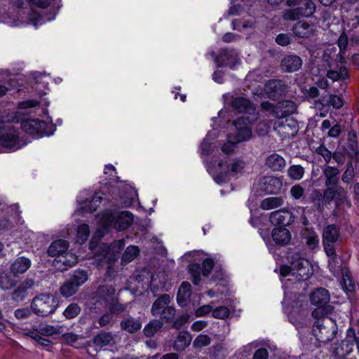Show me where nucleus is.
Segmentation results:
<instances>
[{"instance_id":"25","label":"nucleus","mask_w":359,"mask_h":359,"mask_svg":"<svg viewBox=\"0 0 359 359\" xmlns=\"http://www.w3.org/2000/svg\"><path fill=\"white\" fill-rule=\"evenodd\" d=\"M31 266V261L25 257H20L11 264L10 270L13 276L25 273Z\"/></svg>"},{"instance_id":"62","label":"nucleus","mask_w":359,"mask_h":359,"mask_svg":"<svg viewBox=\"0 0 359 359\" xmlns=\"http://www.w3.org/2000/svg\"><path fill=\"white\" fill-rule=\"evenodd\" d=\"M102 198L98 195L95 194L94 195L90 201H88V210L90 212H95L97 208L100 206V203H102Z\"/></svg>"},{"instance_id":"49","label":"nucleus","mask_w":359,"mask_h":359,"mask_svg":"<svg viewBox=\"0 0 359 359\" xmlns=\"http://www.w3.org/2000/svg\"><path fill=\"white\" fill-rule=\"evenodd\" d=\"M344 289L347 292H353L355 289V283L348 271L342 270Z\"/></svg>"},{"instance_id":"64","label":"nucleus","mask_w":359,"mask_h":359,"mask_svg":"<svg viewBox=\"0 0 359 359\" xmlns=\"http://www.w3.org/2000/svg\"><path fill=\"white\" fill-rule=\"evenodd\" d=\"M15 317L18 320L28 318L31 315V311L28 308L18 309L14 312Z\"/></svg>"},{"instance_id":"39","label":"nucleus","mask_w":359,"mask_h":359,"mask_svg":"<svg viewBox=\"0 0 359 359\" xmlns=\"http://www.w3.org/2000/svg\"><path fill=\"white\" fill-rule=\"evenodd\" d=\"M79 287L76 286L71 280L65 281L60 287V293L65 297H69L74 295Z\"/></svg>"},{"instance_id":"63","label":"nucleus","mask_w":359,"mask_h":359,"mask_svg":"<svg viewBox=\"0 0 359 359\" xmlns=\"http://www.w3.org/2000/svg\"><path fill=\"white\" fill-rule=\"evenodd\" d=\"M160 315L161 319H164L166 322L170 321L175 315V309L173 306L169 305Z\"/></svg>"},{"instance_id":"3","label":"nucleus","mask_w":359,"mask_h":359,"mask_svg":"<svg viewBox=\"0 0 359 359\" xmlns=\"http://www.w3.org/2000/svg\"><path fill=\"white\" fill-rule=\"evenodd\" d=\"M296 256L297 257L295 259L292 257L290 266L280 267V274L283 276L294 277L299 282L306 280L313 273L311 264L307 259L299 257L298 255ZM288 280H292V278Z\"/></svg>"},{"instance_id":"52","label":"nucleus","mask_w":359,"mask_h":359,"mask_svg":"<svg viewBox=\"0 0 359 359\" xmlns=\"http://www.w3.org/2000/svg\"><path fill=\"white\" fill-rule=\"evenodd\" d=\"M354 177V169L351 162H349L346 165V169L342 175V181L346 184H350Z\"/></svg>"},{"instance_id":"48","label":"nucleus","mask_w":359,"mask_h":359,"mask_svg":"<svg viewBox=\"0 0 359 359\" xmlns=\"http://www.w3.org/2000/svg\"><path fill=\"white\" fill-rule=\"evenodd\" d=\"M311 201L318 212H323L325 210V206L323 201V196L322 194L318 190H315L313 192Z\"/></svg>"},{"instance_id":"56","label":"nucleus","mask_w":359,"mask_h":359,"mask_svg":"<svg viewBox=\"0 0 359 359\" xmlns=\"http://www.w3.org/2000/svg\"><path fill=\"white\" fill-rule=\"evenodd\" d=\"M322 196L325 208L331 203V201L333 200L334 201V187H327V189L324 190Z\"/></svg>"},{"instance_id":"35","label":"nucleus","mask_w":359,"mask_h":359,"mask_svg":"<svg viewBox=\"0 0 359 359\" xmlns=\"http://www.w3.org/2000/svg\"><path fill=\"white\" fill-rule=\"evenodd\" d=\"M63 327L61 325H50L48 324H40L37 328V332L44 336L50 337L54 334L62 333Z\"/></svg>"},{"instance_id":"7","label":"nucleus","mask_w":359,"mask_h":359,"mask_svg":"<svg viewBox=\"0 0 359 359\" xmlns=\"http://www.w3.org/2000/svg\"><path fill=\"white\" fill-rule=\"evenodd\" d=\"M118 297L116 290L111 285H101L95 292L92 300L95 309H106Z\"/></svg>"},{"instance_id":"59","label":"nucleus","mask_w":359,"mask_h":359,"mask_svg":"<svg viewBox=\"0 0 359 359\" xmlns=\"http://www.w3.org/2000/svg\"><path fill=\"white\" fill-rule=\"evenodd\" d=\"M27 295V292L21 287L18 286L11 294V299L17 302L23 301Z\"/></svg>"},{"instance_id":"11","label":"nucleus","mask_w":359,"mask_h":359,"mask_svg":"<svg viewBox=\"0 0 359 359\" xmlns=\"http://www.w3.org/2000/svg\"><path fill=\"white\" fill-rule=\"evenodd\" d=\"M356 334L353 327H349L346 331V337L341 343L334 348L333 353L339 356L343 357L350 354L355 344Z\"/></svg>"},{"instance_id":"10","label":"nucleus","mask_w":359,"mask_h":359,"mask_svg":"<svg viewBox=\"0 0 359 359\" xmlns=\"http://www.w3.org/2000/svg\"><path fill=\"white\" fill-rule=\"evenodd\" d=\"M215 263L212 259L210 258L205 259L202 264V266L198 263H192L189 266V273L192 277V282L194 285H198L201 282V275L207 277L212 271Z\"/></svg>"},{"instance_id":"21","label":"nucleus","mask_w":359,"mask_h":359,"mask_svg":"<svg viewBox=\"0 0 359 359\" xmlns=\"http://www.w3.org/2000/svg\"><path fill=\"white\" fill-rule=\"evenodd\" d=\"M297 109L295 103L291 100H283L276 104V109L274 110V116L283 118L292 114Z\"/></svg>"},{"instance_id":"57","label":"nucleus","mask_w":359,"mask_h":359,"mask_svg":"<svg viewBox=\"0 0 359 359\" xmlns=\"http://www.w3.org/2000/svg\"><path fill=\"white\" fill-rule=\"evenodd\" d=\"M290 194L295 200H299L304 196V189L300 184H295L290 188Z\"/></svg>"},{"instance_id":"37","label":"nucleus","mask_w":359,"mask_h":359,"mask_svg":"<svg viewBox=\"0 0 359 359\" xmlns=\"http://www.w3.org/2000/svg\"><path fill=\"white\" fill-rule=\"evenodd\" d=\"M17 283L15 276L5 272H0V288L4 290L11 289Z\"/></svg>"},{"instance_id":"53","label":"nucleus","mask_w":359,"mask_h":359,"mask_svg":"<svg viewBox=\"0 0 359 359\" xmlns=\"http://www.w3.org/2000/svg\"><path fill=\"white\" fill-rule=\"evenodd\" d=\"M210 338L207 334H200L194 341L193 345L195 348H202L209 345Z\"/></svg>"},{"instance_id":"28","label":"nucleus","mask_w":359,"mask_h":359,"mask_svg":"<svg viewBox=\"0 0 359 359\" xmlns=\"http://www.w3.org/2000/svg\"><path fill=\"white\" fill-rule=\"evenodd\" d=\"M170 297L164 294L158 297L153 303L151 308V313L153 316L160 315L163 311L170 305Z\"/></svg>"},{"instance_id":"16","label":"nucleus","mask_w":359,"mask_h":359,"mask_svg":"<svg viewBox=\"0 0 359 359\" xmlns=\"http://www.w3.org/2000/svg\"><path fill=\"white\" fill-rule=\"evenodd\" d=\"M302 60L296 55H287L281 60L280 67L285 72L298 71L302 66Z\"/></svg>"},{"instance_id":"36","label":"nucleus","mask_w":359,"mask_h":359,"mask_svg":"<svg viewBox=\"0 0 359 359\" xmlns=\"http://www.w3.org/2000/svg\"><path fill=\"white\" fill-rule=\"evenodd\" d=\"M283 202L284 201L282 197H269L262 200L260 208L263 210H269L281 206Z\"/></svg>"},{"instance_id":"14","label":"nucleus","mask_w":359,"mask_h":359,"mask_svg":"<svg viewBox=\"0 0 359 359\" xmlns=\"http://www.w3.org/2000/svg\"><path fill=\"white\" fill-rule=\"evenodd\" d=\"M22 129L31 135L48 134L47 123L39 119H26L21 123Z\"/></svg>"},{"instance_id":"40","label":"nucleus","mask_w":359,"mask_h":359,"mask_svg":"<svg viewBox=\"0 0 359 359\" xmlns=\"http://www.w3.org/2000/svg\"><path fill=\"white\" fill-rule=\"evenodd\" d=\"M88 273L85 270H76L70 276L69 280L79 287L88 280Z\"/></svg>"},{"instance_id":"61","label":"nucleus","mask_w":359,"mask_h":359,"mask_svg":"<svg viewBox=\"0 0 359 359\" xmlns=\"http://www.w3.org/2000/svg\"><path fill=\"white\" fill-rule=\"evenodd\" d=\"M329 105L335 109H340L344 104V101L340 96L336 95H330L329 99L327 100Z\"/></svg>"},{"instance_id":"13","label":"nucleus","mask_w":359,"mask_h":359,"mask_svg":"<svg viewBox=\"0 0 359 359\" xmlns=\"http://www.w3.org/2000/svg\"><path fill=\"white\" fill-rule=\"evenodd\" d=\"M264 90L267 97L272 100H277L287 92V86L281 80L269 81L265 84Z\"/></svg>"},{"instance_id":"4","label":"nucleus","mask_w":359,"mask_h":359,"mask_svg":"<svg viewBox=\"0 0 359 359\" xmlns=\"http://www.w3.org/2000/svg\"><path fill=\"white\" fill-rule=\"evenodd\" d=\"M133 219V215L129 211L116 212L106 211L101 216L100 222L104 229L113 226L118 231H122L128 228L132 224Z\"/></svg>"},{"instance_id":"46","label":"nucleus","mask_w":359,"mask_h":359,"mask_svg":"<svg viewBox=\"0 0 359 359\" xmlns=\"http://www.w3.org/2000/svg\"><path fill=\"white\" fill-rule=\"evenodd\" d=\"M304 174V168L300 165H292L287 170L288 176L292 179L293 180H301Z\"/></svg>"},{"instance_id":"19","label":"nucleus","mask_w":359,"mask_h":359,"mask_svg":"<svg viewBox=\"0 0 359 359\" xmlns=\"http://www.w3.org/2000/svg\"><path fill=\"white\" fill-rule=\"evenodd\" d=\"M327 77L334 81H345L348 80L349 75L346 67L343 65H336L332 67L329 65V69L327 71Z\"/></svg>"},{"instance_id":"38","label":"nucleus","mask_w":359,"mask_h":359,"mask_svg":"<svg viewBox=\"0 0 359 359\" xmlns=\"http://www.w3.org/2000/svg\"><path fill=\"white\" fill-rule=\"evenodd\" d=\"M163 327V322L161 320H153L147 325L144 330V334L147 337H153Z\"/></svg>"},{"instance_id":"17","label":"nucleus","mask_w":359,"mask_h":359,"mask_svg":"<svg viewBox=\"0 0 359 359\" xmlns=\"http://www.w3.org/2000/svg\"><path fill=\"white\" fill-rule=\"evenodd\" d=\"M269 220L273 225L286 226L293 222L292 213L285 210L280 209L270 214Z\"/></svg>"},{"instance_id":"8","label":"nucleus","mask_w":359,"mask_h":359,"mask_svg":"<svg viewBox=\"0 0 359 359\" xmlns=\"http://www.w3.org/2000/svg\"><path fill=\"white\" fill-rule=\"evenodd\" d=\"M254 121L250 116H242L233 121L236 131L233 137L236 142L247 141L251 138L252 133L250 123Z\"/></svg>"},{"instance_id":"18","label":"nucleus","mask_w":359,"mask_h":359,"mask_svg":"<svg viewBox=\"0 0 359 359\" xmlns=\"http://www.w3.org/2000/svg\"><path fill=\"white\" fill-rule=\"evenodd\" d=\"M341 242L340 229L335 224H329L323 231V243H339Z\"/></svg>"},{"instance_id":"6","label":"nucleus","mask_w":359,"mask_h":359,"mask_svg":"<svg viewBox=\"0 0 359 359\" xmlns=\"http://www.w3.org/2000/svg\"><path fill=\"white\" fill-rule=\"evenodd\" d=\"M316 10V6L313 0H300L299 6L285 11L283 18L290 21L297 20L302 17L309 18L314 14Z\"/></svg>"},{"instance_id":"20","label":"nucleus","mask_w":359,"mask_h":359,"mask_svg":"<svg viewBox=\"0 0 359 359\" xmlns=\"http://www.w3.org/2000/svg\"><path fill=\"white\" fill-rule=\"evenodd\" d=\"M275 130L278 133L283 134L285 137H293L297 131V123L291 118H286L284 121H278Z\"/></svg>"},{"instance_id":"24","label":"nucleus","mask_w":359,"mask_h":359,"mask_svg":"<svg viewBox=\"0 0 359 359\" xmlns=\"http://www.w3.org/2000/svg\"><path fill=\"white\" fill-rule=\"evenodd\" d=\"M120 326L123 330L133 334L142 328V323L139 318L127 316L121 321Z\"/></svg>"},{"instance_id":"26","label":"nucleus","mask_w":359,"mask_h":359,"mask_svg":"<svg viewBox=\"0 0 359 359\" xmlns=\"http://www.w3.org/2000/svg\"><path fill=\"white\" fill-rule=\"evenodd\" d=\"M217 61L221 62L220 66H229L231 68H233L235 65L238 62V59L233 50L223 49L218 56Z\"/></svg>"},{"instance_id":"30","label":"nucleus","mask_w":359,"mask_h":359,"mask_svg":"<svg viewBox=\"0 0 359 359\" xmlns=\"http://www.w3.org/2000/svg\"><path fill=\"white\" fill-rule=\"evenodd\" d=\"M191 339L192 337L188 332H180L174 341V349L177 351H184L190 345Z\"/></svg>"},{"instance_id":"51","label":"nucleus","mask_w":359,"mask_h":359,"mask_svg":"<svg viewBox=\"0 0 359 359\" xmlns=\"http://www.w3.org/2000/svg\"><path fill=\"white\" fill-rule=\"evenodd\" d=\"M230 314V311L226 306H219L215 309H212V317L218 319H224Z\"/></svg>"},{"instance_id":"23","label":"nucleus","mask_w":359,"mask_h":359,"mask_svg":"<svg viewBox=\"0 0 359 359\" xmlns=\"http://www.w3.org/2000/svg\"><path fill=\"white\" fill-rule=\"evenodd\" d=\"M339 173L340 170L336 167L328 165L324 168L323 174L325 178V184L326 187H334L336 186H339Z\"/></svg>"},{"instance_id":"41","label":"nucleus","mask_w":359,"mask_h":359,"mask_svg":"<svg viewBox=\"0 0 359 359\" xmlns=\"http://www.w3.org/2000/svg\"><path fill=\"white\" fill-rule=\"evenodd\" d=\"M139 249L134 245L128 247L123 255L121 262L123 264H128L133 261L139 254Z\"/></svg>"},{"instance_id":"50","label":"nucleus","mask_w":359,"mask_h":359,"mask_svg":"<svg viewBox=\"0 0 359 359\" xmlns=\"http://www.w3.org/2000/svg\"><path fill=\"white\" fill-rule=\"evenodd\" d=\"M114 322V316L109 311L104 313L98 319V323L100 327L111 325Z\"/></svg>"},{"instance_id":"15","label":"nucleus","mask_w":359,"mask_h":359,"mask_svg":"<svg viewBox=\"0 0 359 359\" xmlns=\"http://www.w3.org/2000/svg\"><path fill=\"white\" fill-rule=\"evenodd\" d=\"M293 34L300 38H309L313 36L316 32L315 25L302 20L297 22L292 27Z\"/></svg>"},{"instance_id":"47","label":"nucleus","mask_w":359,"mask_h":359,"mask_svg":"<svg viewBox=\"0 0 359 359\" xmlns=\"http://www.w3.org/2000/svg\"><path fill=\"white\" fill-rule=\"evenodd\" d=\"M334 202L337 206L340 205L346 201V191L341 186L334 187Z\"/></svg>"},{"instance_id":"58","label":"nucleus","mask_w":359,"mask_h":359,"mask_svg":"<svg viewBox=\"0 0 359 359\" xmlns=\"http://www.w3.org/2000/svg\"><path fill=\"white\" fill-rule=\"evenodd\" d=\"M316 152L317 154L321 156L326 163H329L332 159V153L323 144L320 145L316 149Z\"/></svg>"},{"instance_id":"31","label":"nucleus","mask_w":359,"mask_h":359,"mask_svg":"<svg viewBox=\"0 0 359 359\" xmlns=\"http://www.w3.org/2000/svg\"><path fill=\"white\" fill-rule=\"evenodd\" d=\"M69 246L67 241L60 239L51 243L48 249V254L51 257H57L66 252Z\"/></svg>"},{"instance_id":"33","label":"nucleus","mask_w":359,"mask_h":359,"mask_svg":"<svg viewBox=\"0 0 359 359\" xmlns=\"http://www.w3.org/2000/svg\"><path fill=\"white\" fill-rule=\"evenodd\" d=\"M265 191L269 194H277L282 188V181L275 177H266L264 180Z\"/></svg>"},{"instance_id":"43","label":"nucleus","mask_w":359,"mask_h":359,"mask_svg":"<svg viewBox=\"0 0 359 359\" xmlns=\"http://www.w3.org/2000/svg\"><path fill=\"white\" fill-rule=\"evenodd\" d=\"M90 235V229L88 225L82 224L79 226L76 233V241L83 243L86 241Z\"/></svg>"},{"instance_id":"1","label":"nucleus","mask_w":359,"mask_h":359,"mask_svg":"<svg viewBox=\"0 0 359 359\" xmlns=\"http://www.w3.org/2000/svg\"><path fill=\"white\" fill-rule=\"evenodd\" d=\"M312 316L316 319L313 332L316 339L323 344L332 341L338 331L336 321L323 313L322 308L314 309L312 311Z\"/></svg>"},{"instance_id":"9","label":"nucleus","mask_w":359,"mask_h":359,"mask_svg":"<svg viewBox=\"0 0 359 359\" xmlns=\"http://www.w3.org/2000/svg\"><path fill=\"white\" fill-rule=\"evenodd\" d=\"M19 140L18 132L14 128H10L6 132L0 133V147L9 151H15L25 145Z\"/></svg>"},{"instance_id":"34","label":"nucleus","mask_w":359,"mask_h":359,"mask_svg":"<svg viewBox=\"0 0 359 359\" xmlns=\"http://www.w3.org/2000/svg\"><path fill=\"white\" fill-rule=\"evenodd\" d=\"M113 339L111 332L102 331L94 337L93 342L96 346L104 347L109 345Z\"/></svg>"},{"instance_id":"60","label":"nucleus","mask_w":359,"mask_h":359,"mask_svg":"<svg viewBox=\"0 0 359 359\" xmlns=\"http://www.w3.org/2000/svg\"><path fill=\"white\" fill-rule=\"evenodd\" d=\"M237 143L233 136L231 135L228 142L222 146V151L226 154H231L233 153Z\"/></svg>"},{"instance_id":"29","label":"nucleus","mask_w":359,"mask_h":359,"mask_svg":"<svg viewBox=\"0 0 359 359\" xmlns=\"http://www.w3.org/2000/svg\"><path fill=\"white\" fill-rule=\"evenodd\" d=\"M265 165L273 171H280L285 167L286 163L281 156L273 153L266 158Z\"/></svg>"},{"instance_id":"27","label":"nucleus","mask_w":359,"mask_h":359,"mask_svg":"<svg viewBox=\"0 0 359 359\" xmlns=\"http://www.w3.org/2000/svg\"><path fill=\"white\" fill-rule=\"evenodd\" d=\"M273 241L280 245H287L291 239V234L288 229L284 227L274 228L271 233Z\"/></svg>"},{"instance_id":"55","label":"nucleus","mask_w":359,"mask_h":359,"mask_svg":"<svg viewBox=\"0 0 359 359\" xmlns=\"http://www.w3.org/2000/svg\"><path fill=\"white\" fill-rule=\"evenodd\" d=\"M306 243L309 248L315 249L319 243V238L316 233L313 231L309 232L306 236Z\"/></svg>"},{"instance_id":"32","label":"nucleus","mask_w":359,"mask_h":359,"mask_svg":"<svg viewBox=\"0 0 359 359\" xmlns=\"http://www.w3.org/2000/svg\"><path fill=\"white\" fill-rule=\"evenodd\" d=\"M191 285L187 282H183L177 292V300L179 305L184 306L187 304L191 294Z\"/></svg>"},{"instance_id":"22","label":"nucleus","mask_w":359,"mask_h":359,"mask_svg":"<svg viewBox=\"0 0 359 359\" xmlns=\"http://www.w3.org/2000/svg\"><path fill=\"white\" fill-rule=\"evenodd\" d=\"M310 300L312 304L318 306L317 308H322L325 313L324 306L330 301L329 292L324 288H318L311 294Z\"/></svg>"},{"instance_id":"12","label":"nucleus","mask_w":359,"mask_h":359,"mask_svg":"<svg viewBox=\"0 0 359 359\" xmlns=\"http://www.w3.org/2000/svg\"><path fill=\"white\" fill-rule=\"evenodd\" d=\"M231 105L233 110L248 114L252 120L257 118L256 110L252 102L247 98L243 97H236L233 98L231 102Z\"/></svg>"},{"instance_id":"5","label":"nucleus","mask_w":359,"mask_h":359,"mask_svg":"<svg viewBox=\"0 0 359 359\" xmlns=\"http://www.w3.org/2000/svg\"><path fill=\"white\" fill-rule=\"evenodd\" d=\"M58 306L57 297L50 294H41L35 297L31 303L32 311L37 316H48L55 312Z\"/></svg>"},{"instance_id":"54","label":"nucleus","mask_w":359,"mask_h":359,"mask_svg":"<svg viewBox=\"0 0 359 359\" xmlns=\"http://www.w3.org/2000/svg\"><path fill=\"white\" fill-rule=\"evenodd\" d=\"M55 266L60 271L67 270L71 266H69V262L64 254H62L57 257L55 260Z\"/></svg>"},{"instance_id":"45","label":"nucleus","mask_w":359,"mask_h":359,"mask_svg":"<svg viewBox=\"0 0 359 359\" xmlns=\"http://www.w3.org/2000/svg\"><path fill=\"white\" fill-rule=\"evenodd\" d=\"M81 312V307L76 303L70 304L64 311L63 315L67 319L76 318Z\"/></svg>"},{"instance_id":"42","label":"nucleus","mask_w":359,"mask_h":359,"mask_svg":"<svg viewBox=\"0 0 359 359\" xmlns=\"http://www.w3.org/2000/svg\"><path fill=\"white\" fill-rule=\"evenodd\" d=\"M107 308L114 316L123 313L126 310L127 304L120 303L117 297Z\"/></svg>"},{"instance_id":"44","label":"nucleus","mask_w":359,"mask_h":359,"mask_svg":"<svg viewBox=\"0 0 359 359\" xmlns=\"http://www.w3.org/2000/svg\"><path fill=\"white\" fill-rule=\"evenodd\" d=\"M348 147L351 150V154L357 155L358 154L357 135L354 131H350L348 133Z\"/></svg>"},{"instance_id":"2","label":"nucleus","mask_w":359,"mask_h":359,"mask_svg":"<svg viewBox=\"0 0 359 359\" xmlns=\"http://www.w3.org/2000/svg\"><path fill=\"white\" fill-rule=\"evenodd\" d=\"M245 167L243 159L235 158L219 161L216 168L207 165V170L217 183L221 184L241 173Z\"/></svg>"}]
</instances>
